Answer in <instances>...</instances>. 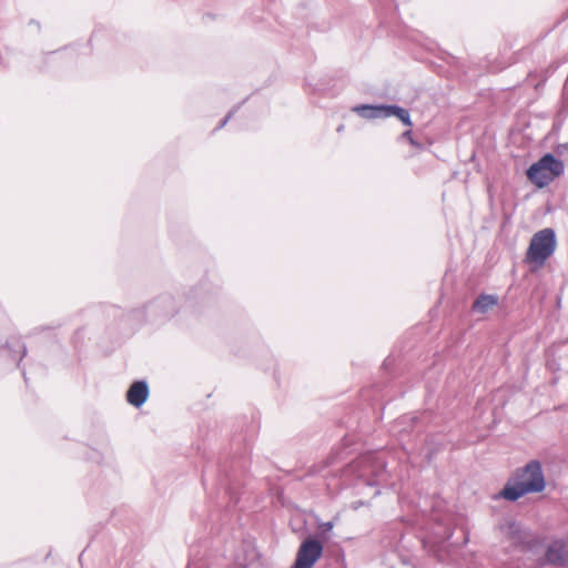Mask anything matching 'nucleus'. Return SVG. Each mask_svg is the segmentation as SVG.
Listing matches in <instances>:
<instances>
[{"label":"nucleus","mask_w":568,"mask_h":568,"mask_svg":"<svg viewBox=\"0 0 568 568\" xmlns=\"http://www.w3.org/2000/svg\"><path fill=\"white\" fill-rule=\"evenodd\" d=\"M545 487L541 464L539 460L532 459L515 470L498 496L509 501H516L527 494L541 493Z\"/></svg>","instance_id":"obj_1"},{"label":"nucleus","mask_w":568,"mask_h":568,"mask_svg":"<svg viewBox=\"0 0 568 568\" xmlns=\"http://www.w3.org/2000/svg\"><path fill=\"white\" fill-rule=\"evenodd\" d=\"M179 311L175 297L170 293H163L148 302L141 310L131 313L140 322H151L172 317Z\"/></svg>","instance_id":"obj_2"},{"label":"nucleus","mask_w":568,"mask_h":568,"mask_svg":"<svg viewBox=\"0 0 568 568\" xmlns=\"http://www.w3.org/2000/svg\"><path fill=\"white\" fill-rule=\"evenodd\" d=\"M565 165L551 153H547L539 161L532 163L527 170V178L538 187L549 185L564 173Z\"/></svg>","instance_id":"obj_3"},{"label":"nucleus","mask_w":568,"mask_h":568,"mask_svg":"<svg viewBox=\"0 0 568 568\" xmlns=\"http://www.w3.org/2000/svg\"><path fill=\"white\" fill-rule=\"evenodd\" d=\"M556 234L552 229H544L535 233L530 240V244L526 254L529 262L541 266L547 258L555 252Z\"/></svg>","instance_id":"obj_4"},{"label":"nucleus","mask_w":568,"mask_h":568,"mask_svg":"<svg viewBox=\"0 0 568 568\" xmlns=\"http://www.w3.org/2000/svg\"><path fill=\"white\" fill-rule=\"evenodd\" d=\"M385 471V463L375 454H367L358 457L351 463L346 473H354L359 479L368 486H374L377 483L372 477H379Z\"/></svg>","instance_id":"obj_5"},{"label":"nucleus","mask_w":568,"mask_h":568,"mask_svg":"<svg viewBox=\"0 0 568 568\" xmlns=\"http://www.w3.org/2000/svg\"><path fill=\"white\" fill-rule=\"evenodd\" d=\"M323 552L322 544L316 539H306L298 548L295 562L291 568H313Z\"/></svg>","instance_id":"obj_6"},{"label":"nucleus","mask_w":568,"mask_h":568,"mask_svg":"<svg viewBox=\"0 0 568 568\" xmlns=\"http://www.w3.org/2000/svg\"><path fill=\"white\" fill-rule=\"evenodd\" d=\"M506 534L511 542L521 548V550H534L539 544V539L523 528L520 524L511 521L506 527Z\"/></svg>","instance_id":"obj_7"},{"label":"nucleus","mask_w":568,"mask_h":568,"mask_svg":"<svg viewBox=\"0 0 568 568\" xmlns=\"http://www.w3.org/2000/svg\"><path fill=\"white\" fill-rule=\"evenodd\" d=\"M149 397V386L145 381L134 382L126 392V400L132 406L141 407Z\"/></svg>","instance_id":"obj_8"},{"label":"nucleus","mask_w":568,"mask_h":568,"mask_svg":"<svg viewBox=\"0 0 568 568\" xmlns=\"http://www.w3.org/2000/svg\"><path fill=\"white\" fill-rule=\"evenodd\" d=\"M566 545L562 541L550 544L545 554V560L552 565H564L567 561Z\"/></svg>","instance_id":"obj_9"},{"label":"nucleus","mask_w":568,"mask_h":568,"mask_svg":"<svg viewBox=\"0 0 568 568\" xmlns=\"http://www.w3.org/2000/svg\"><path fill=\"white\" fill-rule=\"evenodd\" d=\"M352 111L363 119H383L384 104H358Z\"/></svg>","instance_id":"obj_10"},{"label":"nucleus","mask_w":568,"mask_h":568,"mask_svg":"<svg viewBox=\"0 0 568 568\" xmlns=\"http://www.w3.org/2000/svg\"><path fill=\"white\" fill-rule=\"evenodd\" d=\"M396 116L406 126H412L410 114L407 109H404L396 104H384L383 119Z\"/></svg>","instance_id":"obj_11"},{"label":"nucleus","mask_w":568,"mask_h":568,"mask_svg":"<svg viewBox=\"0 0 568 568\" xmlns=\"http://www.w3.org/2000/svg\"><path fill=\"white\" fill-rule=\"evenodd\" d=\"M498 304V296L490 294H480L473 303V310L480 314L487 313Z\"/></svg>","instance_id":"obj_12"},{"label":"nucleus","mask_w":568,"mask_h":568,"mask_svg":"<svg viewBox=\"0 0 568 568\" xmlns=\"http://www.w3.org/2000/svg\"><path fill=\"white\" fill-rule=\"evenodd\" d=\"M211 291L206 287V284H201L192 288L187 295L190 302L206 301L210 296Z\"/></svg>","instance_id":"obj_13"},{"label":"nucleus","mask_w":568,"mask_h":568,"mask_svg":"<svg viewBox=\"0 0 568 568\" xmlns=\"http://www.w3.org/2000/svg\"><path fill=\"white\" fill-rule=\"evenodd\" d=\"M14 345L18 348L17 349V353L19 354V356H18V367H20V362L22 361V358L27 354V348H26V345L23 343H21L19 339L14 341Z\"/></svg>","instance_id":"obj_14"},{"label":"nucleus","mask_w":568,"mask_h":568,"mask_svg":"<svg viewBox=\"0 0 568 568\" xmlns=\"http://www.w3.org/2000/svg\"><path fill=\"white\" fill-rule=\"evenodd\" d=\"M235 110L230 111L226 116L220 122V124L215 128V130H220L223 126L226 125V123L230 121V119L233 116Z\"/></svg>","instance_id":"obj_15"},{"label":"nucleus","mask_w":568,"mask_h":568,"mask_svg":"<svg viewBox=\"0 0 568 568\" xmlns=\"http://www.w3.org/2000/svg\"><path fill=\"white\" fill-rule=\"evenodd\" d=\"M402 138H403V139L408 140V141L410 142V144H413V145H415V144H416L415 140L413 139V134H412V131H410V130L405 131V132L402 134Z\"/></svg>","instance_id":"obj_16"},{"label":"nucleus","mask_w":568,"mask_h":568,"mask_svg":"<svg viewBox=\"0 0 568 568\" xmlns=\"http://www.w3.org/2000/svg\"><path fill=\"white\" fill-rule=\"evenodd\" d=\"M558 150L560 153H562V151H568V143L560 144Z\"/></svg>","instance_id":"obj_17"},{"label":"nucleus","mask_w":568,"mask_h":568,"mask_svg":"<svg viewBox=\"0 0 568 568\" xmlns=\"http://www.w3.org/2000/svg\"><path fill=\"white\" fill-rule=\"evenodd\" d=\"M324 527H325V529H326V530H329V529H332V528H333V523H331V521L325 523V524H324Z\"/></svg>","instance_id":"obj_18"},{"label":"nucleus","mask_w":568,"mask_h":568,"mask_svg":"<svg viewBox=\"0 0 568 568\" xmlns=\"http://www.w3.org/2000/svg\"><path fill=\"white\" fill-rule=\"evenodd\" d=\"M343 129H344V125H339V126L337 128V131H338V132H341V131H343Z\"/></svg>","instance_id":"obj_19"},{"label":"nucleus","mask_w":568,"mask_h":568,"mask_svg":"<svg viewBox=\"0 0 568 568\" xmlns=\"http://www.w3.org/2000/svg\"><path fill=\"white\" fill-rule=\"evenodd\" d=\"M22 375H23V378H24V381H26V383H27V382H28V379H27V376H26V372H24V371H22Z\"/></svg>","instance_id":"obj_20"},{"label":"nucleus","mask_w":568,"mask_h":568,"mask_svg":"<svg viewBox=\"0 0 568 568\" xmlns=\"http://www.w3.org/2000/svg\"><path fill=\"white\" fill-rule=\"evenodd\" d=\"M540 85H541V82H540V83L535 84V89H536V90H538Z\"/></svg>","instance_id":"obj_21"}]
</instances>
